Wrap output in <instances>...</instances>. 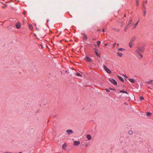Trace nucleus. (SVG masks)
I'll use <instances>...</instances> for the list:
<instances>
[{
	"instance_id": "nucleus-34",
	"label": "nucleus",
	"mask_w": 153,
	"mask_h": 153,
	"mask_svg": "<svg viewBox=\"0 0 153 153\" xmlns=\"http://www.w3.org/2000/svg\"><path fill=\"white\" fill-rule=\"evenodd\" d=\"M143 7H144V8L145 9H146V7H145L144 4H143Z\"/></svg>"
},
{
	"instance_id": "nucleus-44",
	"label": "nucleus",
	"mask_w": 153,
	"mask_h": 153,
	"mask_svg": "<svg viewBox=\"0 0 153 153\" xmlns=\"http://www.w3.org/2000/svg\"><path fill=\"white\" fill-rule=\"evenodd\" d=\"M97 31H100V29H98V30H97Z\"/></svg>"
},
{
	"instance_id": "nucleus-15",
	"label": "nucleus",
	"mask_w": 153,
	"mask_h": 153,
	"mask_svg": "<svg viewBox=\"0 0 153 153\" xmlns=\"http://www.w3.org/2000/svg\"><path fill=\"white\" fill-rule=\"evenodd\" d=\"M133 44V42H131L130 41L129 43V47L130 48H131L132 47Z\"/></svg>"
},
{
	"instance_id": "nucleus-9",
	"label": "nucleus",
	"mask_w": 153,
	"mask_h": 153,
	"mask_svg": "<svg viewBox=\"0 0 153 153\" xmlns=\"http://www.w3.org/2000/svg\"><path fill=\"white\" fill-rule=\"evenodd\" d=\"M80 143V142L79 141H75L74 142V146H77Z\"/></svg>"
},
{
	"instance_id": "nucleus-1",
	"label": "nucleus",
	"mask_w": 153,
	"mask_h": 153,
	"mask_svg": "<svg viewBox=\"0 0 153 153\" xmlns=\"http://www.w3.org/2000/svg\"><path fill=\"white\" fill-rule=\"evenodd\" d=\"M135 53L137 54V56L140 59H141L143 57L142 54L140 53L139 51L136 50L135 51Z\"/></svg>"
},
{
	"instance_id": "nucleus-38",
	"label": "nucleus",
	"mask_w": 153,
	"mask_h": 153,
	"mask_svg": "<svg viewBox=\"0 0 153 153\" xmlns=\"http://www.w3.org/2000/svg\"><path fill=\"white\" fill-rule=\"evenodd\" d=\"M4 153H10V152H5Z\"/></svg>"
},
{
	"instance_id": "nucleus-13",
	"label": "nucleus",
	"mask_w": 153,
	"mask_h": 153,
	"mask_svg": "<svg viewBox=\"0 0 153 153\" xmlns=\"http://www.w3.org/2000/svg\"><path fill=\"white\" fill-rule=\"evenodd\" d=\"M128 80H129V81H130L132 83H134L135 82V81L134 79L133 78L129 79H128Z\"/></svg>"
},
{
	"instance_id": "nucleus-11",
	"label": "nucleus",
	"mask_w": 153,
	"mask_h": 153,
	"mask_svg": "<svg viewBox=\"0 0 153 153\" xmlns=\"http://www.w3.org/2000/svg\"><path fill=\"white\" fill-rule=\"evenodd\" d=\"M136 37L135 36H133L130 40V42H134L136 40Z\"/></svg>"
},
{
	"instance_id": "nucleus-41",
	"label": "nucleus",
	"mask_w": 153,
	"mask_h": 153,
	"mask_svg": "<svg viewBox=\"0 0 153 153\" xmlns=\"http://www.w3.org/2000/svg\"><path fill=\"white\" fill-rule=\"evenodd\" d=\"M105 31V30H104V29H103V30H102V31H103V32H104V31Z\"/></svg>"
},
{
	"instance_id": "nucleus-42",
	"label": "nucleus",
	"mask_w": 153,
	"mask_h": 153,
	"mask_svg": "<svg viewBox=\"0 0 153 153\" xmlns=\"http://www.w3.org/2000/svg\"><path fill=\"white\" fill-rule=\"evenodd\" d=\"M124 16L125 17H126V14H125L124 15Z\"/></svg>"
},
{
	"instance_id": "nucleus-7",
	"label": "nucleus",
	"mask_w": 153,
	"mask_h": 153,
	"mask_svg": "<svg viewBox=\"0 0 153 153\" xmlns=\"http://www.w3.org/2000/svg\"><path fill=\"white\" fill-rule=\"evenodd\" d=\"M87 61L91 62L92 61V59L89 57L88 56H86L85 57Z\"/></svg>"
},
{
	"instance_id": "nucleus-33",
	"label": "nucleus",
	"mask_w": 153,
	"mask_h": 153,
	"mask_svg": "<svg viewBox=\"0 0 153 153\" xmlns=\"http://www.w3.org/2000/svg\"><path fill=\"white\" fill-rule=\"evenodd\" d=\"M65 72L66 73H67L68 74H69V72H68V70H66L65 71Z\"/></svg>"
},
{
	"instance_id": "nucleus-19",
	"label": "nucleus",
	"mask_w": 153,
	"mask_h": 153,
	"mask_svg": "<svg viewBox=\"0 0 153 153\" xmlns=\"http://www.w3.org/2000/svg\"><path fill=\"white\" fill-rule=\"evenodd\" d=\"M117 53L118 54V55L120 57H121L122 56L123 54L121 53L117 52Z\"/></svg>"
},
{
	"instance_id": "nucleus-50",
	"label": "nucleus",
	"mask_w": 153,
	"mask_h": 153,
	"mask_svg": "<svg viewBox=\"0 0 153 153\" xmlns=\"http://www.w3.org/2000/svg\"><path fill=\"white\" fill-rule=\"evenodd\" d=\"M90 45H91V44H90Z\"/></svg>"
},
{
	"instance_id": "nucleus-48",
	"label": "nucleus",
	"mask_w": 153,
	"mask_h": 153,
	"mask_svg": "<svg viewBox=\"0 0 153 153\" xmlns=\"http://www.w3.org/2000/svg\"><path fill=\"white\" fill-rule=\"evenodd\" d=\"M93 40H96V39H93Z\"/></svg>"
},
{
	"instance_id": "nucleus-10",
	"label": "nucleus",
	"mask_w": 153,
	"mask_h": 153,
	"mask_svg": "<svg viewBox=\"0 0 153 153\" xmlns=\"http://www.w3.org/2000/svg\"><path fill=\"white\" fill-rule=\"evenodd\" d=\"M137 49L139 51H140L141 52H143L144 50V47H137Z\"/></svg>"
},
{
	"instance_id": "nucleus-24",
	"label": "nucleus",
	"mask_w": 153,
	"mask_h": 153,
	"mask_svg": "<svg viewBox=\"0 0 153 153\" xmlns=\"http://www.w3.org/2000/svg\"><path fill=\"white\" fill-rule=\"evenodd\" d=\"M29 27L30 30H32L33 29V26L31 25H29Z\"/></svg>"
},
{
	"instance_id": "nucleus-16",
	"label": "nucleus",
	"mask_w": 153,
	"mask_h": 153,
	"mask_svg": "<svg viewBox=\"0 0 153 153\" xmlns=\"http://www.w3.org/2000/svg\"><path fill=\"white\" fill-rule=\"evenodd\" d=\"M66 147V145L65 144H64L62 146V148L64 149H65Z\"/></svg>"
},
{
	"instance_id": "nucleus-47",
	"label": "nucleus",
	"mask_w": 153,
	"mask_h": 153,
	"mask_svg": "<svg viewBox=\"0 0 153 153\" xmlns=\"http://www.w3.org/2000/svg\"><path fill=\"white\" fill-rule=\"evenodd\" d=\"M125 76L126 78H127L128 77L127 76Z\"/></svg>"
},
{
	"instance_id": "nucleus-39",
	"label": "nucleus",
	"mask_w": 153,
	"mask_h": 153,
	"mask_svg": "<svg viewBox=\"0 0 153 153\" xmlns=\"http://www.w3.org/2000/svg\"><path fill=\"white\" fill-rule=\"evenodd\" d=\"M49 21V20L48 19H47V22H48Z\"/></svg>"
},
{
	"instance_id": "nucleus-17",
	"label": "nucleus",
	"mask_w": 153,
	"mask_h": 153,
	"mask_svg": "<svg viewBox=\"0 0 153 153\" xmlns=\"http://www.w3.org/2000/svg\"><path fill=\"white\" fill-rule=\"evenodd\" d=\"M76 74L78 76L82 77V75L79 72L76 73Z\"/></svg>"
},
{
	"instance_id": "nucleus-27",
	"label": "nucleus",
	"mask_w": 153,
	"mask_h": 153,
	"mask_svg": "<svg viewBox=\"0 0 153 153\" xmlns=\"http://www.w3.org/2000/svg\"><path fill=\"white\" fill-rule=\"evenodd\" d=\"M140 99L141 100H143L144 99V97L142 96H141L140 97Z\"/></svg>"
},
{
	"instance_id": "nucleus-30",
	"label": "nucleus",
	"mask_w": 153,
	"mask_h": 153,
	"mask_svg": "<svg viewBox=\"0 0 153 153\" xmlns=\"http://www.w3.org/2000/svg\"><path fill=\"white\" fill-rule=\"evenodd\" d=\"M139 21H138V22H137L134 25L135 27L138 24V22H139Z\"/></svg>"
},
{
	"instance_id": "nucleus-4",
	"label": "nucleus",
	"mask_w": 153,
	"mask_h": 153,
	"mask_svg": "<svg viewBox=\"0 0 153 153\" xmlns=\"http://www.w3.org/2000/svg\"><path fill=\"white\" fill-rule=\"evenodd\" d=\"M132 22V20L131 19H130L129 22L128 23L127 25L126 26V28L124 30V31H126L127 29H128V26L130 25V24Z\"/></svg>"
},
{
	"instance_id": "nucleus-43",
	"label": "nucleus",
	"mask_w": 153,
	"mask_h": 153,
	"mask_svg": "<svg viewBox=\"0 0 153 153\" xmlns=\"http://www.w3.org/2000/svg\"><path fill=\"white\" fill-rule=\"evenodd\" d=\"M116 44V43H114V46H115V45Z\"/></svg>"
},
{
	"instance_id": "nucleus-37",
	"label": "nucleus",
	"mask_w": 153,
	"mask_h": 153,
	"mask_svg": "<svg viewBox=\"0 0 153 153\" xmlns=\"http://www.w3.org/2000/svg\"><path fill=\"white\" fill-rule=\"evenodd\" d=\"M125 93L126 94H128V92L127 91H125Z\"/></svg>"
},
{
	"instance_id": "nucleus-46",
	"label": "nucleus",
	"mask_w": 153,
	"mask_h": 153,
	"mask_svg": "<svg viewBox=\"0 0 153 153\" xmlns=\"http://www.w3.org/2000/svg\"><path fill=\"white\" fill-rule=\"evenodd\" d=\"M145 2L146 3H147V1H145Z\"/></svg>"
},
{
	"instance_id": "nucleus-8",
	"label": "nucleus",
	"mask_w": 153,
	"mask_h": 153,
	"mask_svg": "<svg viewBox=\"0 0 153 153\" xmlns=\"http://www.w3.org/2000/svg\"><path fill=\"white\" fill-rule=\"evenodd\" d=\"M66 132L68 133V134L73 133V131L71 129H68L66 130Z\"/></svg>"
},
{
	"instance_id": "nucleus-14",
	"label": "nucleus",
	"mask_w": 153,
	"mask_h": 153,
	"mask_svg": "<svg viewBox=\"0 0 153 153\" xmlns=\"http://www.w3.org/2000/svg\"><path fill=\"white\" fill-rule=\"evenodd\" d=\"M118 77L119 78V79L122 82H123L124 81V79L121 76H118Z\"/></svg>"
},
{
	"instance_id": "nucleus-12",
	"label": "nucleus",
	"mask_w": 153,
	"mask_h": 153,
	"mask_svg": "<svg viewBox=\"0 0 153 153\" xmlns=\"http://www.w3.org/2000/svg\"><path fill=\"white\" fill-rule=\"evenodd\" d=\"M86 137L88 140H91V136L90 134H88L86 136Z\"/></svg>"
},
{
	"instance_id": "nucleus-29",
	"label": "nucleus",
	"mask_w": 153,
	"mask_h": 153,
	"mask_svg": "<svg viewBox=\"0 0 153 153\" xmlns=\"http://www.w3.org/2000/svg\"><path fill=\"white\" fill-rule=\"evenodd\" d=\"M125 91L123 90H121L119 91V93H125Z\"/></svg>"
},
{
	"instance_id": "nucleus-22",
	"label": "nucleus",
	"mask_w": 153,
	"mask_h": 153,
	"mask_svg": "<svg viewBox=\"0 0 153 153\" xmlns=\"http://www.w3.org/2000/svg\"><path fill=\"white\" fill-rule=\"evenodd\" d=\"M128 134L130 135H131L133 134V131L132 130H129L128 131Z\"/></svg>"
},
{
	"instance_id": "nucleus-31",
	"label": "nucleus",
	"mask_w": 153,
	"mask_h": 153,
	"mask_svg": "<svg viewBox=\"0 0 153 153\" xmlns=\"http://www.w3.org/2000/svg\"><path fill=\"white\" fill-rule=\"evenodd\" d=\"M109 89H110V90H113V91L115 90V89L113 88H110Z\"/></svg>"
},
{
	"instance_id": "nucleus-5",
	"label": "nucleus",
	"mask_w": 153,
	"mask_h": 153,
	"mask_svg": "<svg viewBox=\"0 0 153 153\" xmlns=\"http://www.w3.org/2000/svg\"><path fill=\"white\" fill-rule=\"evenodd\" d=\"M16 26L17 29H19L21 27V24L20 22H17L16 24Z\"/></svg>"
},
{
	"instance_id": "nucleus-3",
	"label": "nucleus",
	"mask_w": 153,
	"mask_h": 153,
	"mask_svg": "<svg viewBox=\"0 0 153 153\" xmlns=\"http://www.w3.org/2000/svg\"><path fill=\"white\" fill-rule=\"evenodd\" d=\"M103 67L107 73L108 74H110L111 73V70L106 67L105 65H103Z\"/></svg>"
},
{
	"instance_id": "nucleus-35",
	"label": "nucleus",
	"mask_w": 153,
	"mask_h": 153,
	"mask_svg": "<svg viewBox=\"0 0 153 153\" xmlns=\"http://www.w3.org/2000/svg\"><path fill=\"white\" fill-rule=\"evenodd\" d=\"M36 30H37L39 31V29H38L36 27Z\"/></svg>"
},
{
	"instance_id": "nucleus-26",
	"label": "nucleus",
	"mask_w": 153,
	"mask_h": 153,
	"mask_svg": "<svg viewBox=\"0 0 153 153\" xmlns=\"http://www.w3.org/2000/svg\"><path fill=\"white\" fill-rule=\"evenodd\" d=\"M105 91L107 92H108L110 91V89L108 88H106L105 89Z\"/></svg>"
},
{
	"instance_id": "nucleus-36",
	"label": "nucleus",
	"mask_w": 153,
	"mask_h": 153,
	"mask_svg": "<svg viewBox=\"0 0 153 153\" xmlns=\"http://www.w3.org/2000/svg\"><path fill=\"white\" fill-rule=\"evenodd\" d=\"M108 44V43H105V44L104 45H105V46H106Z\"/></svg>"
},
{
	"instance_id": "nucleus-25",
	"label": "nucleus",
	"mask_w": 153,
	"mask_h": 153,
	"mask_svg": "<svg viewBox=\"0 0 153 153\" xmlns=\"http://www.w3.org/2000/svg\"><path fill=\"white\" fill-rule=\"evenodd\" d=\"M101 43V42L100 41H98L97 42V44L98 45V46H99V45H100Z\"/></svg>"
},
{
	"instance_id": "nucleus-18",
	"label": "nucleus",
	"mask_w": 153,
	"mask_h": 153,
	"mask_svg": "<svg viewBox=\"0 0 153 153\" xmlns=\"http://www.w3.org/2000/svg\"><path fill=\"white\" fill-rule=\"evenodd\" d=\"M84 37H83L84 39H85V40H87V37L86 35L85 34H84Z\"/></svg>"
},
{
	"instance_id": "nucleus-28",
	"label": "nucleus",
	"mask_w": 153,
	"mask_h": 153,
	"mask_svg": "<svg viewBox=\"0 0 153 153\" xmlns=\"http://www.w3.org/2000/svg\"><path fill=\"white\" fill-rule=\"evenodd\" d=\"M136 0L137 6H138L139 5V0Z\"/></svg>"
},
{
	"instance_id": "nucleus-21",
	"label": "nucleus",
	"mask_w": 153,
	"mask_h": 153,
	"mask_svg": "<svg viewBox=\"0 0 153 153\" xmlns=\"http://www.w3.org/2000/svg\"><path fill=\"white\" fill-rule=\"evenodd\" d=\"M152 114V113L149 112H148L146 113V116H149Z\"/></svg>"
},
{
	"instance_id": "nucleus-32",
	"label": "nucleus",
	"mask_w": 153,
	"mask_h": 153,
	"mask_svg": "<svg viewBox=\"0 0 153 153\" xmlns=\"http://www.w3.org/2000/svg\"><path fill=\"white\" fill-rule=\"evenodd\" d=\"M146 10H145L144 11H143V13H144L143 15L144 16L146 15Z\"/></svg>"
},
{
	"instance_id": "nucleus-45",
	"label": "nucleus",
	"mask_w": 153,
	"mask_h": 153,
	"mask_svg": "<svg viewBox=\"0 0 153 153\" xmlns=\"http://www.w3.org/2000/svg\"><path fill=\"white\" fill-rule=\"evenodd\" d=\"M34 25H35V26L36 27V24H34Z\"/></svg>"
},
{
	"instance_id": "nucleus-40",
	"label": "nucleus",
	"mask_w": 153,
	"mask_h": 153,
	"mask_svg": "<svg viewBox=\"0 0 153 153\" xmlns=\"http://www.w3.org/2000/svg\"><path fill=\"white\" fill-rule=\"evenodd\" d=\"M13 140H11V143H12V142H13Z\"/></svg>"
},
{
	"instance_id": "nucleus-23",
	"label": "nucleus",
	"mask_w": 153,
	"mask_h": 153,
	"mask_svg": "<svg viewBox=\"0 0 153 153\" xmlns=\"http://www.w3.org/2000/svg\"><path fill=\"white\" fill-rule=\"evenodd\" d=\"M125 50V49H124L123 48H120L118 49V51H122Z\"/></svg>"
},
{
	"instance_id": "nucleus-2",
	"label": "nucleus",
	"mask_w": 153,
	"mask_h": 153,
	"mask_svg": "<svg viewBox=\"0 0 153 153\" xmlns=\"http://www.w3.org/2000/svg\"><path fill=\"white\" fill-rule=\"evenodd\" d=\"M108 79L113 84L115 85H117V81L114 79L112 78H109Z\"/></svg>"
},
{
	"instance_id": "nucleus-6",
	"label": "nucleus",
	"mask_w": 153,
	"mask_h": 153,
	"mask_svg": "<svg viewBox=\"0 0 153 153\" xmlns=\"http://www.w3.org/2000/svg\"><path fill=\"white\" fill-rule=\"evenodd\" d=\"M94 50L95 51V53L96 55L98 57H100V55L98 53V50L95 48L94 49Z\"/></svg>"
},
{
	"instance_id": "nucleus-49",
	"label": "nucleus",
	"mask_w": 153,
	"mask_h": 153,
	"mask_svg": "<svg viewBox=\"0 0 153 153\" xmlns=\"http://www.w3.org/2000/svg\"><path fill=\"white\" fill-rule=\"evenodd\" d=\"M117 46H119V44H118H118H117Z\"/></svg>"
},
{
	"instance_id": "nucleus-20",
	"label": "nucleus",
	"mask_w": 153,
	"mask_h": 153,
	"mask_svg": "<svg viewBox=\"0 0 153 153\" xmlns=\"http://www.w3.org/2000/svg\"><path fill=\"white\" fill-rule=\"evenodd\" d=\"M152 80H150L149 81H148L147 82V83L149 84H152Z\"/></svg>"
}]
</instances>
